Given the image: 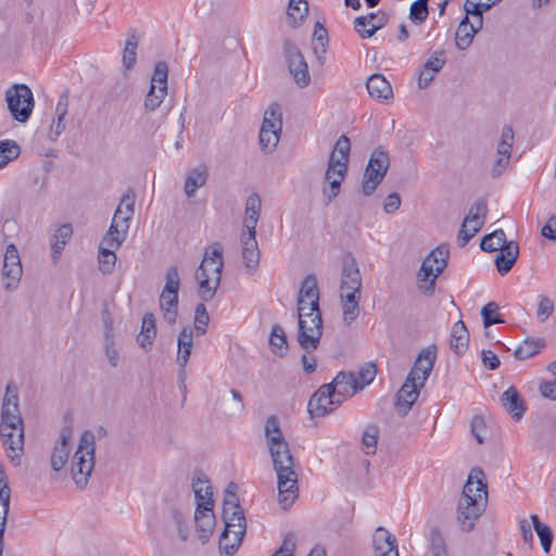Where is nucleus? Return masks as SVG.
<instances>
[{
	"label": "nucleus",
	"mask_w": 556,
	"mask_h": 556,
	"mask_svg": "<svg viewBox=\"0 0 556 556\" xmlns=\"http://www.w3.org/2000/svg\"><path fill=\"white\" fill-rule=\"evenodd\" d=\"M0 435L7 456L20 463L24 448V427L18 408V394L16 388L8 384L1 410Z\"/></svg>",
	"instance_id": "nucleus-1"
},
{
	"label": "nucleus",
	"mask_w": 556,
	"mask_h": 556,
	"mask_svg": "<svg viewBox=\"0 0 556 556\" xmlns=\"http://www.w3.org/2000/svg\"><path fill=\"white\" fill-rule=\"evenodd\" d=\"M437 359V346L429 345L420 351L408 372L404 384L396 394V407L401 415H406L417 401L420 389L430 376Z\"/></svg>",
	"instance_id": "nucleus-2"
},
{
	"label": "nucleus",
	"mask_w": 556,
	"mask_h": 556,
	"mask_svg": "<svg viewBox=\"0 0 556 556\" xmlns=\"http://www.w3.org/2000/svg\"><path fill=\"white\" fill-rule=\"evenodd\" d=\"M274 470L277 473L278 501L283 509L289 508L298 497V473L288 442L268 447Z\"/></svg>",
	"instance_id": "nucleus-3"
},
{
	"label": "nucleus",
	"mask_w": 556,
	"mask_h": 556,
	"mask_svg": "<svg viewBox=\"0 0 556 556\" xmlns=\"http://www.w3.org/2000/svg\"><path fill=\"white\" fill-rule=\"evenodd\" d=\"M223 267V247L215 242L206 248L203 260L194 274L198 294L202 301L208 302L215 296L220 285Z\"/></svg>",
	"instance_id": "nucleus-4"
},
{
	"label": "nucleus",
	"mask_w": 556,
	"mask_h": 556,
	"mask_svg": "<svg viewBox=\"0 0 556 556\" xmlns=\"http://www.w3.org/2000/svg\"><path fill=\"white\" fill-rule=\"evenodd\" d=\"M299 330L296 340L305 352L318 349L323 337V318L319 303L298 299Z\"/></svg>",
	"instance_id": "nucleus-5"
},
{
	"label": "nucleus",
	"mask_w": 556,
	"mask_h": 556,
	"mask_svg": "<svg viewBox=\"0 0 556 556\" xmlns=\"http://www.w3.org/2000/svg\"><path fill=\"white\" fill-rule=\"evenodd\" d=\"M350 150V139L345 135L340 136L330 153L325 174V180L329 184V188L324 187L327 203H330L340 193L341 184L348 172Z\"/></svg>",
	"instance_id": "nucleus-6"
},
{
	"label": "nucleus",
	"mask_w": 556,
	"mask_h": 556,
	"mask_svg": "<svg viewBox=\"0 0 556 556\" xmlns=\"http://www.w3.org/2000/svg\"><path fill=\"white\" fill-rule=\"evenodd\" d=\"M94 434L90 430L83 432L71 464V475L77 488L84 490L94 468Z\"/></svg>",
	"instance_id": "nucleus-7"
},
{
	"label": "nucleus",
	"mask_w": 556,
	"mask_h": 556,
	"mask_svg": "<svg viewBox=\"0 0 556 556\" xmlns=\"http://www.w3.org/2000/svg\"><path fill=\"white\" fill-rule=\"evenodd\" d=\"M225 528L219 538L220 554L232 556L240 547L245 534V517L240 504L236 507L223 506Z\"/></svg>",
	"instance_id": "nucleus-8"
},
{
	"label": "nucleus",
	"mask_w": 556,
	"mask_h": 556,
	"mask_svg": "<svg viewBox=\"0 0 556 556\" xmlns=\"http://www.w3.org/2000/svg\"><path fill=\"white\" fill-rule=\"evenodd\" d=\"M448 257V247L442 244L433 249L422 261L417 278L419 282V289L424 293H433L437 278L446 268Z\"/></svg>",
	"instance_id": "nucleus-9"
},
{
	"label": "nucleus",
	"mask_w": 556,
	"mask_h": 556,
	"mask_svg": "<svg viewBox=\"0 0 556 556\" xmlns=\"http://www.w3.org/2000/svg\"><path fill=\"white\" fill-rule=\"evenodd\" d=\"M390 167V157L382 147L376 148L368 160L362 180V192L371 195L384 179Z\"/></svg>",
	"instance_id": "nucleus-10"
},
{
	"label": "nucleus",
	"mask_w": 556,
	"mask_h": 556,
	"mask_svg": "<svg viewBox=\"0 0 556 556\" xmlns=\"http://www.w3.org/2000/svg\"><path fill=\"white\" fill-rule=\"evenodd\" d=\"M282 130V114L277 103H271L264 113L260 130V146L265 153L273 152L279 140Z\"/></svg>",
	"instance_id": "nucleus-11"
},
{
	"label": "nucleus",
	"mask_w": 556,
	"mask_h": 556,
	"mask_svg": "<svg viewBox=\"0 0 556 556\" xmlns=\"http://www.w3.org/2000/svg\"><path fill=\"white\" fill-rule=\"evenodd\" d=\"M8 109L20 123L29 119L34 108V98L30 88L25 84H16L10 87L5 92Z\"/></svg>",
	"instance_id": "nucleus-12"
},
{
	"label": "nucleus",
	"mask_w": 556,
	"mask_h": 556,
	"mask_svg": "<svg viewBox=\"0 0 556 556\" xmlns=\"http://www.w3.org/2000/svg\"><path fill=\"white\" fill-rule=\"evenodd\" d=\"M470 483L464 485L462 496L457 507V520L465 531H471L476 520L481 516L485 508L484 496L478 494V500L470 497Z\"/></svg>",
	"instance_id": "nucleus-13"
},
{
	"label": "nucleus",
	"mask_w": 556,
	"mask_h": 556,
	"mask_svg": "<svg viewBox=\"0 0 556 556\" xmlns=\"http://www.w3.org/2000/svg\"><path fill=\"white\" fill-rule=\"evenodd\" d=\"M283 52L290 74L301 88L306 87L311 81L308 65L294 42L286 41Z\"/></svg>",
	"instance_id": "nucleus-14"
},
{
	"label": "nucleus",
	"mask_w": 556,
	"mask_h": 556,
	"mask_svg": "<svg viewBox=\"0 0 556 556\" xmlns=\"http://www.w3.org/2000/svg\"><path fill=\"white\" fill-rule=\"evenodd\" d=\"M1 275L2 279L5 281L4 288L7 290L11 291L16 289L23 275V266L18 250L14 243L7 245Z\"/></svg>",
	"instance_id": "nucleus-15"
},
{
	"label": "nucleus",
	"mask_w": 556,
	"mask_h": 556,
	"mask_svg": "<svg viewBox=\"0 0 556 556\" xmlns=\"http://www.w3.org/2000/svg\"><path fill=\"white\" fill-rule=\"evenodd\" d=\"M341 399L332 393V387L321 386L309 399L307 409L312 417H323L333 409L332 405L339 406Z\"/></svg>",
	"instance_id": "nucleus-16"
},
{
	"label": "nucleus",
	"mask_w": 556,
	"mask_h": 556,
	"mask_svg": "<svg viewBox=\"0 0 556 556\" xmlns=\"http://www.w3.org/2000/svg\"><path fill=\"white\" fill-rule=\"evenodd\" d=\"M73 438V428L71 425L64 426L59 435V440L54 444L51 453L50 463L54 471H60L64 468L68 460L71 453L70 442Z\"/></svg>",
	"instance_id": "nucleus-17"
},
{
	"label": "nucleus",
	"mask_w": 556,
	"mask_h": 556,
	"mask_svg": "<svg viewBox=\"0 0 556 556\" xmlns=\"http://www.w3.org/2000/svg\"><path fill=\"white\" fill-rule=\"evenodd\" d=\"M123 210L121 206H117L112 223L110 225L109 230L104 235L102 239V244L108 245L111 249H118L122 243L126 239L127 231L129 229V224L127 223V218H122Z\"/></svg>",
	"instance_id": "nucleus-18"
},
{
	"label": "nucleus",
	"mask_w": 556,
	"mask_h": 556,
	"mask_svg": "<svg viewBox=\"0 0 556 556\" xmlns=\"http://www.w3.org/2000/svg\"><path fill=\"white\" fill-rule=\"evenodd\" d=\"M327 386L332 387L333 395L341 399V403L348 395H354L362 390V386H357V378L354 372L340 371L332 382Z\"/></svg>",
	"instance_id": "nucleus-19"
},
{
	"label": "nucleus",
	"mask_w": 556,
	"mask_h": 556,
	"mask_svg": "<svg viewBox=\"0 0 556 556\" xmlns=\"http://www.w3.org/2000/svg\"><path fill=\"white\" fill-rule=\"evenodd\" d=\"M340 288L341 291H345V289H354V291H356L362 288L361 271L352 254L345 255L343 260Z\"/></svg>",
	"instance_id": "nucleus-20"
},
{
	"label": "nucleus",
	"mask_w": 556,
	"mask_h": 556,
	"mask_svg": "<svg viewBox=\"0 0 556 556\" xmlns=\"http://www.w3.org/2000/svg\"><path fill=\"white\" fill-rule=\"evenodd\" d=\"M214 506H202V503L197 505L194 513V520L199 539L202 543H206L213 533L215 525V517L213 514Z\"/></svg>",
	"instance_id": "nucleus-21"
},
{
	"label": "nucleus",
	"mask_w": 556,
	"mask_h": 556,
	"mask_svg": "<svg viewBox=\"0 0 556 556\" xmlns=\"http://www.w3.org/2000/svg\"><path fill=\"white\" fill-rule=\"evenodd\" d=\"M242 244V258L248 270L252 271L258 265L260 250L256 241V233L242 231L240 236Z\"/></svg>",
	"instance_id": "nucleus-22"
},
{
	"label": "nucleus",
	"mask_w": 556,
	"mask_h": 556,
	"mask_svg": "<svg viewBox=\"0 0 556 556\" xmlns=\"http://www.w3.org/2000/svg\"><path fill=\"white\" fill-rule=\"evenodd\" d=\"M495 256V265L498 274L504 276L508 274L515 265L518 255L519 247L516 241H509L508 244L504 245Z\"/></svg>",
	"instance_id": "nucleus-23"
},
{
	"label": "nucleus",
	"mask_w": 556,
	"mask_h": 556,
	"mask_svg": "<svg viewBox=\"0 0 556 556\" xmlns=\"http://www.w3.org/2000/svg\"><path fill=\"white\" fill-rule=\"evenodd\" d=\"M366 88L371 98L378 101H389L393 98L391 84L381 74H372L366 81Z\"/></svg>",
	"instance_id": "nucleus-24"
},
{
	"label": "nucleus",
	"mask_w": 556,
	"mask_h": 556,
	"mask_svg": "<svg viewBox=\"0 0 556 556\" xmlns=\"http://www.w3.org/2000/svg\"><path fill=\"white\" fill-rule=\"evenodd\" d=\"M192 489L197 500V505L214 506L213 490L208 479L202 471H197L192 479Z\"/></svg>",
	"instance_id": "nucleus-25"
},
{
	"label": "nucleus",
	"mask_w": 556,
	"mask_h": 556,
	"mask_svg": "<svg viewBox=\"0 0 556 556\" xmlns=\"http://www.w3.org/2000/svg\"><path fill=\"white\" fill-rule=\"evenodd\" d=\"M193 343V332L190 328L185 327L178 336V355L177 362L180 366L179 378L184 382L185 367L189 361Z\"/></svg>",
	"instance_id": "nucleus-26"
},
{
	"label": "nucleus",
	"mask_w": 556,
	"mask_h": 556,
	"mask_svg": "<svg viewBox=\"0 0 556 556\" xmlns=\"http://www.w3.org/2000/svg\"><path fill=\"white\" fill-rule=\"evenodd\" d=\"M501 402L506 412L516 420H519L523 416L526 407L516 388H508L502 394Z\"/></svg>",
	"instance_id": "nucleus-27"
},
{
	"label": "nucleus",
	"mask_w": 556,
	"mask_h": 556,
	"mask_svg": "<svg viewBox=\"0 0 556 556\" xmlns=\"http://www.w3.org/2000/svg\"><path fill=\"white\" fill-rule=\"evenodd\" d=\"M469 343V332L463 320L456 321L451 330L450 348L457 355H463Z\"/></svg>",
	"instance_id": "nucleus-28"
},
{
	"label": "nucleus",
	"mask_w": 556,
	"mask_h": 556,
	"mask_svg": "<svg viewBox=\"0 0 556 556\" xmlns=\"http://www.w3.org/2000/svg\"><path fill=\"white\" fill-rule=\"evenodd\" d=\"M379 21L371 23L368 17L357 16L354 20V29L361 38L366 39L375 35V33L384 27L389 22V15H378Z\"/></svg>",
	"instance_id": "nucleus-29"
},
{
	"label": "nucleus",
	"mask_w": 556,
	"mask_h": 556,
	"mask_svg": "<svg viewBox=\"0 0 556 556\" xmlns=\"http://www.w3.org/2000/svg\"><path fill=\"white\" fill-rule=\"evenodd\" d=\"M207 177V168L204 165L190 169L185 181V193L187 197H194L197 189L206 184Z\"/></svg>",
	"instance_id": "nucleus-30"
},
{
	"label": "nucleus",
	"mask_w": 556,
	"mask_h": 556,
	"mask_svg": "<svg viewBox=\"0 0 556 556\" xmlns=\"http://www.w3.org/2000/svg\"><path fill=\"white\" fill-rule=\"evenodd\" d=\"M68 108V97L66 94H62L55 106V115L56 119H54L51 124L49 138L51 140H56L58 137L64 131L65 123L64 118L67 114Z\"/></svg>",
	"instance_id": "nucleus-31"
},
{
	"label": "nucleus",
	"mask_w": 556,
	"mask_h": 556,
	"mask_svg": "<svg viewBox=\"0 0 556 556\" xmlns=\"http://www.w3.org/2000/svg\"><path fill=\"white\" fill-rule=\"evenodd\" d=\"M155 336L156 326L154 315L152 313H147L142 318L141 331L137 337V342L142 349L149 350L152 346Z\"/></svg>",
	"instance_id": "nucleus-32"
},
{
	"label": "nucleus",
	"mask_w": 556,
	"mask_h": 556,
	"mask_svg": "<svg viewBox=\"0 0 556 556\" xmlns=\"http://www.w3.org/2000/svg\"><path fill=\"white\" fill-rule=\"evenodd\" d=\"M160 307L164 320L169 325H174L178 315V293L162 292L160 296Z\"/></svg>",
	"instance_id": "nucleus-33"
},
{
	"label": "nucleus",
	"mask_w": 556,
	"mask_h": 556,
	"mask_svg": "<svg viewBox=\"0 0 556 556\" xmlns=\"http://www.w3.org/2000/svg\"><path fill=\"white\" fill-rule=\"evenodd\" d=\"M308 13V3L306 0H289L287 10V21L293 28L298 27Z\"/></svg>",
	"instance_id": "nucleus-34"
},
{
	"label": "nucleus",
	"mask_w": 556,
	"mask_h": 556,
	"mask_svg": "<svg viewBox=\"0 0 556 556\" xmlns=\"http://www.w3.org/2000/svg\"><path fill=\"white\" fill-rule=\"evenodd\" d=\"M264 431L267 447L277 445L279 443L281 444L282 442H287L280 429L279 419L276 415H271L267 418Z\"/></svg>",
	"instance_id": "nucleus-35"
},
{
	"label": "nucleus",
	"mask_w": 556,
	"mask_h": 556,
	"mask_svg": "<svg viewBox=\"0 0 556 556\" xmlns=\"http://www.w3.org/2000/svg\"><path fill=\"white\" fill-rule=\"evenodd\" d=\"M470 483V491L469 495L472 498L478 500V494H481L484 496L485 503L488 502V486L484 482V472L479 468H473L468 477V480L465 485H468Z\"/></svg>",
	"instance_id": "nucleus-36"
},
{
	"label": "nucleus",
	"mask_w": 556,
	"mask_h": 556,
	"mask_svg": "<svg viewBox=\"0 0 556 556\" xmlns=\"http://www.w3.org/2000/svg\"><path fill=\"white\" fill-rule=\"evenodd\" d=\"M72 235L73 227L71 224H64L56 229L51 242L52 257L54 262L60 257L62 250L64 249Z\"/></svg>",
	"instance_id": "nucleus-37"
},
{
	"label": "nucleus",
	"mask_w": 556,
	"mask_h": 556,
	"mask_svg": "<svg viewBox=\"0 0 556 556\" xmlns=\"http://www.w3.org/2000/svg\"><path fill=\"white\" fill-rule=\"evenodd\" d=\"M476 30L470 25L469 18L466 15L458 25L455 35V43L459 50H466L472 42Z\"/></svg>",
	"instance_id": "nucleus-38"
},
{
	"label": "nucleus",
	"mask_w": 556,
	"mask_h": 556,
	"mask_svg": "<svg viewBox=\"0 0 556 556\" xmlns=\"http://www.w3.org/2000/svg\"><path fill=\"white\" fill-rule=\"evenodd\" d=\"M506 235L503 229L494 230L493 232L485 235L480 242V248L485 252H497L504 245L508 244Z\"/></svg>",
	"instance_id": "nucleus-39"
},
{
	"label": "nucleus",
	"mask_w": 556,
	"mask_h": 556,
	"mask_svg": "<svg viewBox=\"0 0 556 556\" xmlns=\"http://www.w3.org/2000/svg\"><path fill=\"white\" fill-rule=\"evenodd\" d=\"M298 299H302L304 302L319 303V290L317 279L314 275L305 277L301 285Z\"/></svg>",
	"instance_id": "nucleus-40"
},
{
	"label": "nucleus",
	"mask_w": 556,
	"mask_h": 556,
	"mask_svg": "<svg viewBox=\"0 0 556 556\" xmlns=\"http://www.w3.org/2000/svg\"><path fill=\"white\" fill-rule=\"evenodd\" d=\"M138 43L139 39L136 33L129 34L123 50V67L125 71H129L136 64Z\"/></svg>",
	"instance_id": "nucleus-41"
},
{
	"label": "nucleus",
	"mask_w": 556,
	"mask_h": 556,
	"mask_svg": "<svg viewBox=\"0 0 556 556\" xmlns=\"http://www.w3.org/2000/svg\"><path fill=\"white\" fill-rule=\"evenodd\" d=\"M114 249L101 245L99 247L98 263L99 269L103 275H111L115 268L117 256Z\"/></svg>",
	"instance_id": "nucleus-42"
},
{
	"label": "nucleus",
	"mask_w": 556,
	"mask_h": 556,
	"mask_svg": "<svg viewBox=\"0 0 556 556\" xmlns=\"http://www.w3.org/2000/svg\"><path fill=\"white\" fill-rule=\"evenodd\" d=\"M269 344L271 351L278 355L283 356L288 351L287 336L280 325H274L271 328Z\"/></svg>",
	"instance_id": "nucleus-43"
},
{
	"label": "nucleus",
	"mask_w": 556,
	"mask_h": 556,
	"mask_svg": "<svg viewBox=\"0 0 556 556\" xmlns=\"http://www.w3.org/2000/svg\"><path fill=\"white\" fill-rule=\"evenodd\" d=\"M530 518L532 520L533 528L540 539L543 551L545 553H549L554 539L552 529L547 525L541 522L538 515L533 514L530 516Z\"/></svg>",
	"instance_id": "nucleus-44"
},
{
	"label": "nucleus",
	"mask_w": 556,
	"mask_h": 556,
	"mask_svg": "<svg viewBox=\"0 0 556 556\" xmlns=\"http://www.w3.org/2000/svg\"><path fill=\"white\" fill-rule=\"evenodd\" d=\"M544 343L540 340L526 339L514 352V355L519 361H525L535 356Z\"/></svg>",
	"instance_id": "nucleus-45"
},
{
	"label": "nucleus",
	"mask_w": 556,
	"mask_h": 556,
	"mask_svg": "<svg viewBox=\"0 0 556 556\" xmlns=\"http://www.w3.org/2000/svg\"><path fill=\"white\" fill-rule=\"evenodd\" d=\"M166 94L167 90H164V87L156 88V85L150 84V88L143 103L144 110L148 112L155 111L164 101Z\"/></svg>",
	"instance_id": "nucleus-46"
},
{
	"label": "nucleus",
	"mask_w": 556,
	"mask_h": 556,
	"mask_svg": "<svg viewBox=\"0 0 556 556\" xmlns=\"http://www.w3.org/2000/svg\"><path fill=\"white\" fill-rule=\"evenodd\" d=\"M372 544L377 553L387 549L390 546H397V541L386 528L378 527L372 536Z\"/></svg>",
	"instance_id": "nucleus-47"
},
{
	"label": "nucleus",
	"mask_w": 556,
	"mask_h": 556,
	"mask_svg": "<svg viewBox=\"0 0 556 556\" xmlns=\"http://www.w3.org/2000/svg\"><path fill=\"white\" fill-rule=\"evenodd\" d=\"M20 147L13 140L0 141V168L4 167L9 162L15 160L20 155Z\"/></svg>",
	"instance_id": "nucleus-48"
},
{
	"label": "nucleus",
	"mask_w": 556,
	"mask_h": 556,
	"mask_svg": "<svg viewBox=\"0 0 556 556\" xmlns=\"http://www.w3.org/2000/svg\"><path fill=\"white\" fill-rule=\"evenodd\" d=\"M379 428L376 425H367L362 437V444L367 455H374L377 450Z\"/></svg>",
	"instance_id": "nucleus-49"
},
{
	"label": "nucleus",
	"mask_w": 556,
	"mask_h": 556,
	"mask_svg": "<svg viewBox=\"0 0 556 556\" xmlns=\"http://www.w3.org/2000/svg\"><path fill=\"white\" fill-rule=\"evenodd\" d=\"M314 40L316 41V46L314 47L315 53L318 55V59L324 56L327 51L328 46V31L324 24L320 22H316L314 26V34H313Z\"/></svg>",
	"instance_id": "nucleus-50"
},
{
	"label": "nucleus",
	"mask_w": 556,
	"mask_h": 556,
	"mask_svg": "<svg viewBox=\"0 0 556 556\" xmlns=\"http://www.w3.org/2000/svg\"><path fill=\"white\" fill-rule=\"evenodd\" d=\"M498 305L495 302H489L481 309V316L483 318V326L485 328L494 324H503L504 319L497 314Z\"/></svg>",
	"instance_id": "nucleus-51"
},
{
	"label": "nucleus",
	"mask_w": 556,
	"mask_h": 556,
	"mask_svg": "<svg viewBox=\"0 0 556 556\" xmlns=\"http://www.w3.org/2000/svg\"><path fill=\"white\" fill-rule=\"evenodd\" d=\"M11 489L5 472L0 468V510L9 514Z\"/></svg>",
	"instance_id": "nucleus-52"
},
{
	"label": "nucleus",
	"mask_w": 556,
	"mask_h": 556,
	"mask_svg": "<svg viewBox=\"0 0 556 556\" xmlns=\"http://www.w3.org/2000/svg\"><path fill=\"white\" fill-rule=\"evenodd\" d=\"M428 1L429 0H416L410 5L409 18L415 24L424 23L428 17Z\"/></svg>",
	"instance_id": "nucleus-53"
},
{
	"label": "nucleus",
	"mask_w": 556,
	"mask_h": 556,
	"mask_svg": "<svg viewBox=\"0 0 556 556\" xmlns=\"http://www.w3.org/2000/svg\"><path fill=\"white\" fill-rule=\"evenodd\" d=\"M429 551L431 556H448L446 543L438 530H432Z\"/></svg>",
	"instance_id": "nucleus-54"
},
{
	"label": "nucleus",
	"mask_w": 556,
	"mask_h": 556,
	"mask_svg": "<svg viewBox=\"0 0 556 556\" xmlns=\"http://www.w3.org/2000/svg\"><path fill=\"white\" fill-rule=\"evenodd\" d=\"M180 287V277L178 268L170 266L165 274V286L162 292L166 293H178Z\"/></svg>",
	"instance_id": "nucleus-55"
},
{
	"label": "nucleus",
	"mask_w": 556,
	"mask_h": 556,
	"mask_svg": "<svg viewBox=\"0 0 556 556\" xmlns=\"http://www.w3.org/2000/svg\"><path fill=\"white\" fill-rule=\"evenodd\" d=\"M167 77H168V65L164 61H160L155 64L151 84L156 85V88L164 87L167 90Z\"/></svg>",
	"instance_id": "nucleus-56"
},
{
	"label": "nucleus",
	"mask_w": 556,
	"mask_h": 556,
	"mask_svg": "<svg viewBox=\"0 0 556 556\" xmlns=\"http://www.w3.org/2000/svg\"><path fill=\"white\" fill-rule=\"evenodd\" d=\"M210 321V316L206 311V307L203 303H200L195 307V317H194V327L195 330L199 331L201 334H204L206 332V327Z\"/></svg>",
	"instance_id": "nucleus-57"
},
{
	"label": "nucleus",
	"mask_w": 556,
	"mask_h": 556,
	"mask_svg": "<svg viewBox=\"0 0 556 556\" xmlns=\"http://www.w3.org/2000/svg\"><path fill=\"white\" fill-rule=\"evenodd\" d=\"M554 312V302L547 296H540L538 309H536V318L540 321H545Z\"/></svg>",
	"instance_id": "nucleus-58"
},
{
	"label": "nucleus",
	"mask_w": 556,
	"mask_h": 556,
	"mask_svg": "<svg viewBox=\"0 0 556 556\" xmlns=\"http://www.w3.org/2000/svg\"><path fill=\"white\" fill-rule=\"evenodd\" d=\"M104 348L106 357L112 367H116L118 365V352L115 349L114 336L109 333H104Z\"/></svg>",
	"instance_id": "nucleus-59"
},
{
	"label": "nucleus",
	"mask_w": 556,
	"mask_h": 556,
	"mask_svg": "<svg viewBox=\"0 0 556 556\" xmlns=\"http://www.w3.org/2000/svg\"><path fill=\"white\" fill-rule=\"evenodd\" d=\"M355 376L357 378V386H362L363 389L375 379L376 366L374 364H366L357 374H355Z\"/></svg>",
	"instance_id": "nucleus-60"
},
{
	"label": "nucleus",
	"mask_w": 556,
	"mask_h": 556,
	"mask_svg": "<svg viewBox=\"0 0 556 556\" xmlns=\"http://www.w3.org/2000/svg\"><path fill=\"white\" fill-rule=\"evenodd\" d=\"M445 64L444 51H435L424 64V67L434 74L439 73Z\"/></svg>",
	"instance_id": "nucleus-61"
},
{
	"label": "nucleus",
	"mask_w": 556,
	"mask_h": 556,
	"mask_svg": "<svg viewBox=\"0 0 556 556\" xmlns=\"http://www.w3.org/2000/svg\"><path fill=\"white\" fill-rule=\"evenodd\" d=\"M488 214L486 202L482 199H478L470 206L469 212L466 216V219H476L480 217V219L485 220Z\"/></svg>",
	"instance_id": "nucleus-62"
},
{
	"label": "nucleus",
	"mask_w": 556,
	"mask_h": 556,
	"mask_svg": "<svg viewBox=\"0 0 556 556\" xmlns=\"http://www.w3.org/2000/svg\"><path fill=\"white\" fill-rule=\"evenodd\" d=\"M296 546L295 535L288 533L280 548L273 556H293Z\"/></svg>",
	"instance_id": "nucleus-63"
},
{
	"label": "nucleus",
	"mask_w": 556,
	"mask_h": 556,
	"mask_svg": "<svg viewBox=\"0 0 556 556\" xmlns=\"http://www.w3.org/2000/svg\"><path fill=\"white\" fill-rule=\"evenodd\" d=\"M343 321L345 325H351L359 315V302L342 303Z\"/></svg>",
	"instance_id": "nucleus-64"
}]
</instances>
